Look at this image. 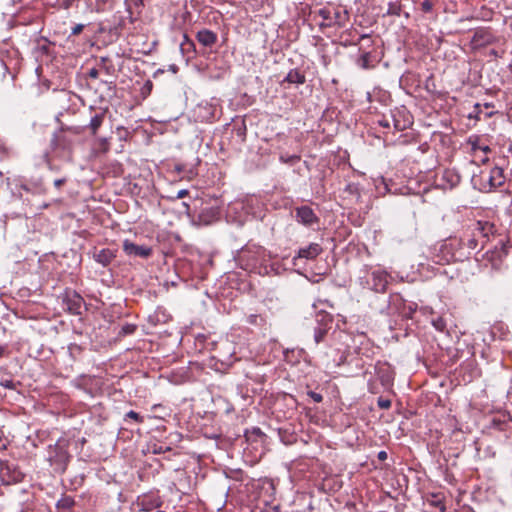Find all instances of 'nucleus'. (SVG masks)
Returning a JSON list of instances; mask_svg holds the SVG:
<instances>
[{
	"label": "nucleus",
	"mask_w": 512,
	"mask_h": 512,
	"mask_svg": "<svg viewBox=\"0 0 512 512\" xmlns=\"http://www.w3.org/2000/svg\"><path fill=\"white\" fill-rule=\"evenodd\" d=\"M317 14L323 20L321 27H344L349 19L346 10L332 6L320 8Z\"/></svg>",
	"instance_id": "1"
},
{
	"label": "nucleus",
	"mask_w": 512,
	"mask_h": 512,
	"mask_svg": "<svg viewBox=\"0 0 512 512\" xmlns=\"http://www.w3.org/2000/svg\"><path fill=\"white\" fill-rule=\"evenodd\" d=\"M69 454L64 441H57L54 445L48 447V461L52 466L65 469L68 461Z\"/></svg>",
	"instance_id": "2"
},
{
	"label": "nucleus",
	"mask_w": 512,
	"mask_h": 512,
	"mask_svg": "<svg viewBox=\"0 0 512 512\" xmlns=\"http://www.w3.org/2000/svg\"><path fill=\"white\" fill-rule=\"evenodd\" d=\"M496 42V37L489 28H479L475 30L471 39L473 49H479Z\"/></svg>",
	"instance_id": "3"
},
{
	"label": "nucleus",
	"mask_w": 512,
	"mask_h": 512,
	"mask_svg": "<svg viewBox=\"0 0 512 512\" xmlns=\"http://www.w3.org/2000/svg\"><path fill=\"white\" fill-rule=\"evenodd\" d=\"M51 148L59 156L70 155L72 150V140L63 132L55 133L51 139Z\"/></svg>",
	"instance_id": "4"
},
{
	"label": "nucleus",
	"mask_w": 512,
	"mask_h": 512,
	"mask_svg": "<svg viewBox=\"0 0 512 512\" xmlns=\"http://www.w3.org/2000/svg\"><path fill=\"white\" fill-rule=\"evenodd\" d=\"M123 251L127 256L148 258L152 254V248L146 245H137L130 240L126 239L123 241Z\"/></svg>",
	"instance_id": "5"
},
{
	"label": "nucleus",
	"mask_w": 512,
	"mask_h": 512,
	"mask_svg": "<svg viewBox=\"0 0 512 512\" xmlns=\"http://www.w3.org/2000/svg\"><path fill=\"white\" fill-rule=\"evenodd\" d=\"M295 218L298 223L304 226H312L319 221V218L314 213L313 209L307 205H303L295 209Z\"/></svg>",
	"instance_id": "6"
},
{
	"label": "nucleus",
	"mask_w": 512,
	"mask_h": 512,
	"mask_svg": "<svg viewBox=\"0 0 512 512\" xmlns=\"http://www.w3.org/2000/svg\"><path fill=\"white\" fill-rule=\"evenodd\" d=\"M372 289L378 293H384L388 285L389 275L386 271L377 269L371 273Z\"/></svg>",
	"instance_id": "7"
},
{
	"label": "nucleus",
	"mask_w": 512,
	"mask_h": 512,
	"mask_svg": "<svg viewBox=\"0 0 512 512\" xmlns=\"http://www.w3.org/2000/svg\"><path fill=\"white\" fill-rule=\"evenodd\" d=\"M322 253V247L318 243H311L307 247L300 248L293 258V264L299 259L313 260Z\"/></svg>",
	"instance_id": "8"
},
{
	"label": "nucleus",
	"mask_w": 512,
	"mask_h": 512,
	"mask_svg": "<svg viewBox=\"0 0 512 512\" xmlns=\"http://www.w3.org/2000/svg\"><path fill=\"white\" fill-rule=\"evenodd\" d=\"M63 301L69 313L73 315L81 314L83 298L78 293H67Z\"/></svg>",
	"instance_id": "9"
},
{
	"label": "nucleus",
	"mask_w": 512,
	"mask_h": 512,
	"mask_svg": "<svg viewBox=\"0 0 512 512\" xmlns=\"http://www.w3.org/2000/svg\"><path fill=\"white\" fill-rule=\"evenodd\" d=\"M196 39L202 46L211 48L216 44L218 36L212 30L204 28L197 32Z\"/></svg>",
	"instance_id": "10"
},
{
	"label": "nucleus",
	"mask_w": 512,
	"mask_h": 512,
	"mask_svg": "<svg viewBox=\"0 0 512 512\" xmlns=\"http://www.w3.org/2000/svg\"><path fill=\"white\" fill-rule=\"evenodd\" d=\"M487 182L490 189H495L502 186L505 182L504 171L502 168L496 166L492 168L487 176Z\"/></svg>",
	"instance_id": "11"
},
{
	"label": "nucleus",
	"mask_w": 512,
	"mask_h": 512,
	"mask_svg": "<svg viewBox=\"0 0 512 512\" xmlns=\"http://www.w3.org/2000/svg\"><path fill=\"white\" fill-rule=\"evenodd\" d=\"M139 504L144 511H152L162 506V500L157 495H144L139 499Z\"/></svg>",
	"instance_id": "12"
},
{
	"label": "nucleus",
	"mask_w": 512,
	"mask_h": 512,
	"mask_svg": "<svg viewBox=\"0 0 512 512\" xmlns=\"http://www.w3.org/2000/svg\"><path fill=\"white\" fill-rule=\"evenodd\" d=\"M106 116V111H101L96 114H94L89 124L87 125V128L90 130L91 135L95 136L97 134L98 129L101 127V125L104 122Z\"/></svg>",
	"instance_id": "13"
},
{
	"label": "nucleus",
	"mask_w": 512,
	"mask_h": 512,
	"mask_svg": "<svg viewBox=\"0 0 512 512\" xmlns=\"http://www.w3.org/2000/svg\"><path fill=\"white\" fill-rule=\"evenodd\" d=\"M115 258V253L110 249H102L94 254L96 262L103 266H108Z\"/></svg>",
	"instance_id": "14"
},
{
	"label": "nucleus",
	"mask_w": 512,
	"mask_h": 512,
	"mask_svg": "<svg viewBox=\"0 0 512 512\" xmlns=\"http://www.w3.org/2000/svg\"><path fill=\"white\" fill-rule=\"evenodd\" d=\"M475 233L479 236V237H482L483 239H488L489 238V235L493 233L494 231V225L489 223V222H477V224L475 225V228L474 230Z\"/></svg>",
	"instance_id": "15"
},
{
	"label": "nucleus",
	"mask_w": 512,
	"mask_h": 512,
	"mask_svg": "<svg viewBox=\"0 0 512 512\" xmlns=\"http://www.w3.org/2000/svg\"><path fill=\"white\" fill-rule=\"evenodd\" d=\"M88 8L96 13L108 10L111 0H86Z\"/></svg>",
	"instance_id": "16"
},
{
	"label": "nucleus",
	"mask_w": 512,
	"mask_h": 512,
	"mask_svg": "<svg viewBox=\"0 0 512 512\" xmlns=\"http://www.w3.org/2000/svg\"><path fill=\"white\" fill-rule=\"evenodd\" d=\"M305 81V75L297 69L290 70L284 79V82H288L290 84H304Z\"/></svg>",
	"instance_id": "17"
},
{
	"label": "nucleus",
	"mask_w": 512,
	"mask_h": 512,
	"mask_svg": "<svg viewBox=\"0 0 512 512\" xmlns=\"http://www.w3.org/2000/svg\"><path fill=\"white\" fill-rule=\"evenodd\" d=\"M357 65L362 69H371L374 67V65L371 63V53L370 52H364L362 53L357 61Z\"/></svg>",
	"instance_id": "18"
},
{
	"label": "nucleus",
	"mask_w": 512,
	"mask_h": 512,
	"mask_svg": "<svg viewBox=\"0 0 512 512\" xmlns=\"http://www.w3.org/2000/svg\"><path fill=\"white\" fill-rule=\"evenodd\" d=\"M402 11V6L399 2H389L388 9L386 15L390 16H400Z\"/></svg>",
	"instance_id": "19"
},
{
	"label": "nucleus",
	"mask_w": 512,
	"mask_h": 512,
	"mask_svg": "<svg viewBox=\"0 0 512 512\" xmlns=\"http://www.w3.org/2000/svg\"><path fill=\"white\" fill-rule=\"evenodd\" d=\"M327 335V329L321 326H318L314 329V342L316 344L321 343L325 336Z\"/></svg>",
	"instance_id": "20"
},
{
	"label": "nucleus",
	"mask_w": 512,
	"mask_h": 512,
	"mask_svg": "<svg viewBox=\"0 0 512 512\" xmlns=\"http://www.w3.org/2000/svg\"><path fill=\"white\" fill-rule=\"evenodd\" d=\"M431 324L433 325V327L436 330H438L440 332L445 331L446 326H447L445 319L441 316H438L437 318H433L431 320Z\"/></svg>",
	"instance_id": "21"
},
{
	"label": "nucleus",
	"mask_w": 512,
	"mask_h": 512,
	"mask_svg": "<svg viewBox=\"0 0 512 512\" xmlns=\"http://www.w3.org/2000/svg\"><path fill=\"white\" fill-rule=\"evenodd\" d=\"M279 160L284 164L294 165L300 161V156L281 154L279 157Z\"/></svg>",
	"instance_id": "22"
},
{
	"label": "nucleus",
	"mask_w": 512,
	"mask_h": 512,
	"mask_svg": "<svg viewBox=\"0 0 512 512\" xmlns=\"http://www.w3.org/2000/svg\"><path fill=\"white\" fill-rule=\"evenodd\" d=\"M478 235L475 233V231L472 232V235L467 239L466 246L471 249L475 250L478 248Z\"/></svg>",
	"instance_id": "23"
},
{
	"label": "nucleus",
	"mask_w": 512,
	"mask_h": 512,
	"mask_svg": "<svg viewBox=\"0 0 512 512\" xmlns=\"http://www.w3.org/2000/svg\"><path fill=\"white\" fill-rule=\"evenodd\" d=\"M125 4L130 14H132V8H140L143 6V0H126Z\"/></svg>",
	"instance_id": "24"
},
{
	"label": "nucleus",
	"mask_w": 512,
	"mask_h": 512,
	"mask_svg": "<svg viewBox=\"0 0 512 512\" xmlns=\"http://www.w3.org/2000/svg\"><path fill=\"white\" fill-rule=\"evenodd\" d=\"M469 143H471L473 150L479 149V150H482L485 153H488L490 151V148L488 146L479 145L478 138H476L475 140H472V138H470L469 139Z\"/></svg>",
	"instance_id": "25"
},
{
	"label": "nucleus",
	"mask_w": 512,
	"mask_h": 512,
	"mask_svg": "<svg viewBox=\"0 0 512 512\" xmlns=\"http://www.w3.org/2000/svg\"><path fill=\"white\" fill-rule=\"evenodd\" d=\"M263 435H264V433L258 427H253L252 429L247 430L245 433V436L247 437V439H250L251 436L261 437Z\"/></svg>",
	"instance_id": "26"
},
{
	"label": "nucleus",
	"mask_w": 512,
	"mask_h": 512,
	"mask_svg": "<svg viewBox=\"0 0 512 512\" xmlns=\"http://www.w3.org/2000/svg\"><path fill=\"white\" fill-rule=\"evenodd\" d=\"M259 320L262 321V318L258 314H250L246 318V322L251 324V325H258L259 324Z\"/></svg>",
	"instance_id": "27"
},
{
	"label": "nucleus",
	"mask_w": 512,
	"mask_h": 512,
	"mask_svg": "<svg viewBox=\"0 0 512 512\" xmlns=\"http://www.w3.org/2000/svg\"><path fill=\"white\" fill-rule=\"evenodd\" d=\"M186 45H191V47L193 48V50H195V44L194 42L188 37L187 34H184L183 35V41L181 42L180 44V47L181 49L184 51L186 48Z\"/></svg>",
	"instance_id": "28"
},
{
	"label": "nucleus",
	"mask_w": 512,
	"mask_h": 512,
	"mask_svg": "<svg viewBox=\"0 0 512 512\" xmlns=\"http://www.w3.org/2000/svg\"><path fill=\"white\" fill-rule=\"evenodd\" d=\"M126 418L133 419L134 421L139 422V423L143 422V417L139 413H137L133 410L129 411L126 414Z\"/></svg>",
	"instance_id": "29"
},
{
	"label": "nucleus",
	"mask_w": 512,
	"mask_h": 512,
	"mask_svg": "<svg viewBox=\"0 0 512 512\" xmlns=\"http://www.w3.org/2000/svg\"><path fill=\"white\" fill-rule=\"evenodd\" d=\"M377 404L381 409H389L391 407V401L382 397L378 399Z\"/></svg>",
	"instance_id": "30"
},
{
	"label": "nucleus",
	"mask_w": 512,
	"mask_h": 512,
	"mask_svg": "<svg viewBox=\"0 0 512 512\" xmlns=\"http://www.w3.org/2000/svg\"><path fill=\"white\" fill-rule=\"evenodd\" d=\"M421 9H422L423 12L429 13L433 9V3L430 0H424L421 3Z\"/></svg>",
	"instance_id": "31"
},
{
	"label": "nucleus",
	"mask_w": 512,
	"mask_h": 512,
	"mask_svg": "<svg viewBox=\"0 0 512 512\" xmlns=\"http://www.w3.org/2000/svg\"><path fill=\"white\" fill-rule=\"evenodd\" d=\"M480 113H481V105L479 103H477L474 106V112L469 114V118H475L476 120H479Z\"/></svg>",
	"instance_id": "32"
},
{
	"label": "nucleus",
	"mask_w": 512,
	"mask_h": 512,
	"mask_svg": "<svg viewBox=\"0 0 512 512\" xmlns=\"http://www.w3.org/2000/svg\"><path fill=\"white\" fill-rule=\"evenodd\" d=\"M136 327L131 324L124 325L121 329V333L123 335L132 334L135 331Z\"/></svg>",
	"instance_id": "33"
},
{
	"label": "nucleus",
	"mask_w": 512,
	"mask_h": 512,
	"mask_svg": "<svg viewBox=\"0 0 512 512\" xmlns=\"http://www.w3.org/2000/svg\"><path fill=\"white\" fill-rule=\"evenodd\" d=\"M76 0H59V5L61 8L68 10L72 7Z\"/></svg>",
	"instance_id": "34"
},
{
	"label": "nucleus",
	"mask_w": 512,
	"mask_h": 512,
	"mask_svg": "<svg viewBox=\"0 0 512 512\" xmlns=\"http://www.w3.org/2000/svg\"><path fill=\"white\" fill-rule=\"evenodd\" d=\"M308 394L316 403H320L323 400V396L320 393L310 391Z\"/></svg>",
	"instance_id": "35"
},
{
	"label": "nucleus",
	"mask_w": 512,
	"mask_h": 512,
	"mask_svg": "<svg viewBox=\"0 0 512 512\" xmlns=\"http://www.w3.org/2000/svg\"><path fill=\"white\" fill-rule=\"evenodd\" d=\"M0 385L8 389H15V383L13 382V380L1 381Z\"/></svg>",
	"instance_id": "36"
},
{
	"label": "nucleus",
	"mask_w": 512,
	"mask_h": 512,
	"mask_svg": "<svg viewBox=\"0 0 512 512\" xmlns=\"http://www.w3.org/2000/svg\"><path fill=\"white\" fill-rule=\"evenodd\" d=\"M83 29H84V25L83 24H77V25H75L72 28L71 35H78V34H80Z\"/></svg>",
	"instance_id": "37"
},
{
	"label": "nucleus",
	"mask_w": 512,
	"mask_h": 512,
	"mask_svg": "<svg viewBox=\"0 0 512 512\" xmlns=\"http://www.w3.org/2000/svg\"><path fill=\"white\" fill-rule=\"evenodd\" d=\"M88 76L90 78L96 79L99 76V71L96 68H92V69L89 70Z\"/></svg>",
	"instance_id": "38"
},
{
	"label": "nucleus",
	"mask_w": 512,
	"mask_h": 512,
	"mask_svg": "<svg viewBox=\"0 0 512 512\" xmlns=\"http://www.w3.org/2000/svg\"><path fill=\"white\" fill-rule=\"evenodd\" d=\"M188 193H189V192H188V190H186V189L179 190V191L177 192V195H176V197H175V198H176V199H182V198L186 197V196L188 195Z\"/></svg>",
	"instance_id": "39"
},
{
	"label": "nucleus",
	"mask_w": 512,
	"mask_h": 512,
	"mask_svg": "<svg viewBox=\"0 0 512 512\" xmlns=\"http://www.w3.org/2000/svg\"><path fill=\"white\" fill-rule=\"evenodd\" d=\"M378 124L380 126H382L383 128H389L390 127V123L387 119L383 118L381 120L378 121Z\"/></svg>",
	"instance_id": "40"
},
{
	"label": "nucleus",
	"mask_w": 512,
	"mask_h": 512,
	"mask_svg": "<svg viewBox=\"0 0 512 512\" xmlns=\"http://www.w3.org/2000/svg\"><path fill=\"white\" fill-rule=\"evenodd\" d=\"M66 182V179L65 178H62V179H56L54 181V186L56 188H60L64 183Z\"/></svg>",
	"instance_id": "41"
},
{
	"label": "nucleus",
	"mask_w": 512,
	"mask_h": 512,
	"mask_svg": "<svg viewBox=\"0 0 512 512\" xmlns=\"http://www.w3.org/2000/svg\"><path fill=\"white\" fill-rule=\"evenodd\" d=\"M199 221L204 223V224H209V221L205 219V212L204 211L200 213Z\"/></svg>",
	"instance_id": "42"
},
{
	"label": "nucleus",
	"mask_w": 512,
	"mask_h": 512,
	"mask_svg": "<svg viewBox=\"0 0 512 512\" xmlns=\"http://www.w3.org/2000/svg\"><path fill=\"white\" fill-rule=\"evenodd\" d=\"M386 457H387V454H386V452H385V451H380V452L378 453V458H379V459L383 460V459H386Z\"/></svg>",
	"instance_id": "43"
},
{
	"label": "nucleus",
	"mask_w": 512,
	"mask_h": 512,
	"mask_svg": "<svg viewBox=\"0 0 512 512\" xmlns=\"http://www.w3.org/2000/svg\"><path fill=\"white\" fill-rule=\"evenodd\" d=\"M347 189L351 192H357L358 188L355 185H348Z\"/></svg>",
	"instance_id": "44"
},
{
	"label": "nucleus",
	"mask_w": 512,
	"mask_h": 512,
	"mask_svg": "<svg viewBox=\"0 0 512 512\" xmlns=\"http://www.w3.org/2000/svg\"><path fill=\"white\" fill-rule=\"evenodd\" d=\"M108 59L106 57H102L101 58V62L102 64H105V62L107 61ZM104 69L106 70L107 73H109V68L106 67L105 65H103Z\"/></svg>",
	"instance_id": "45"
},
{
	"label": "nucleus",
	"mask_w": 512,
	"mask_h": 512,
	"mask_svg": "<svg viewBox=\"0 0 512 512\" xmlns=\"http://www.w3.org/2000/svg\"><path fill=\"white\" fill-rule=\"evenodd\" d=\"M484 107L486 108V110H489V108L494 107V105H493V103H488L487 102V103L484 104Z\"/></svg>",
	"instance_id": "46"
},
{
	"label": "nucleus",
	"mask_w": 512,
	"mask_h": 512,
	"mask_svg": "<svg viewBox=\"0 0 512 512\" xmlns=\"http://www.w3.org/2000/svg\"><path fill=\"white\" fill-rule=\"evenodd\" d=\"M484 107L486 108V110H489V108L494 107V105H493V103H488L487 102V103L484 104Z\"/></svg>",
	"instance_id": "47"
},
{
	"label": "nucleus",
	"mask_w": 512,
	"mask_h": 512,
	"mask_svg": "<svg viewBox=\"0 0 512 512\" xmlns=\"http://www.w3.org/2000/svg\"><path fill=\"white\" fill-rule=\"evenodd\" d=\"M73 349H79V346H77L76 344H73L69 347V350L72 352Z\"/></svg>",
	"instance_id": "48"
},
{
	"label": "nucleus",
	"mask_w": 512,
	"mask_h": 512,
	"mask_svg": "<svg viewBox=\"0 0 512 512\" xmlns=\"http://www.w3.org/2000/svg\"><path fill=\"white\" fill-rule=\"evenodd\" d=\"M494 114H495V112L491 111V112L486 113V114H485V116H486L487 118H490V117H492Z\"/></svg>",
	"instance_id": "49"
},
{
	"label": "nucleus",
	"mask_w": 512,
	"mask_h": 512,
	"mask_svg": "<svg viewBox=\"0 0 512 512\" xmlns=\"http://www.w3.org/2000/svg\"><path fill=\"white\" fill-rule=\"evenodd\" d=\"M368 38H369L368 34H363V35H361L360 40H364V39H368Z\"/></svg>",
	"instance_id": "50"
},
{
	"label": "nucleus",
	"mask_w": 512,
	"mask_h": 512,
	"mask_svg": "<svg viewBox=\"0 0 512 512\" xmlns=\"http://www.w3.org/2000/svg\"><path fill=\"white\" fill-rule=\"evenodd\" d=\"M4 353V348L2 346H0V356H2Z\"/></svg>",
	"instance_id": "51"
},
{
	"label": "nucleus",
	"mask_w": 512,
	"mask_h": 512,
	"mask_svg": "<svg viewBox=\"0 0 512 512\" xmlns=\"http://www.w3.org/2000/svg\"><path fill=\"white\" fill-rule=\"evenodd\" d=\"M394 125H395V128H396L397 130H400V129H401V128L399 127L398 122H395V124H394Z\"/></svg>",
	"instance_id": "52"
},
{
	"label": "nucleus",
	"mask_w": 512,
	"mask_h": 512,
	"mask_svg": "<svg viewBox=\"0 0 512 512\" xmlns=\"http://www.w3.org/2000/svg\"><path fill=\"white\" fill-rule=\"evenodd\" d=\"M185 48H186L185 50H189V49H192V50H193V48L191 47V45H186V47H185Z\"/></svg>",
	"instance_id": "53"
},
{
	"label": "nucleus",
	"mask_w": 512,
	"mask_h": 512,
	"mask_svg": "<svg viewBox=\"0 0 512 512\" xmlns=\"http://www.w3.org/2000/svg\"><path fill=\"white\" fill-rule=\"evenodd\" d=\"M491 54H492V55H496V54H497V52H496L495 50H492V51H491Z\"/></svg>",
	"instance_id": "54"
},
{
	"label": "nucleus",
	"mask_w": 512,
	"mask_h": 512,
	"mask_svg": "<svg viewBox=\"0 0 512 512\" xmlns=\"http://www.w3.org/2000/svg\"><path fill=\"white\" fill-rule=\"evenodd\" d=\"M147 85H149L150 88L152 87V83L150 81H147Z\"/></svg>",
	"instance_id": "55"
}]
</instances>
